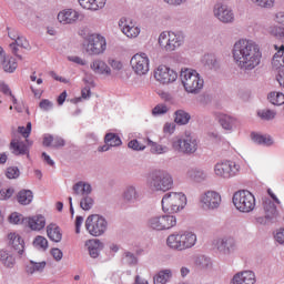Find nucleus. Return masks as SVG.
I'll use <instances>...</instances> for the list:
<instances>
[{
	"instance_id": "680f3d73",
	"label": "nucleus",
	"mask_w": 284,
	"mask_h": 284,
	"mask_svg": "<svg viewBox=\"0 0 284 284\" xmlns=\"http://www.w3.org/2000/svg\"><path fill=\"white\" fill-rule=\"evenodd\" d=\"M65 146V140L61 136L53 138V144L52 148L59 149Z\"/></svg>"
},
{
	"instance_id": "ea45409f",
	"label": "nucleus",
	"mask_w": 284,
	"mask_h": 284,
	"mask_svg": "<svg viewBox=\"0 0 284 284\" xmlns=\"http://www.w3.org/2000/svg\"><path fill=\"white\" fill-rule=\"evenodd\" d=\"M190 113L185 112L184 110H178L175 112V123L179 125H187L190 123Z\"/></svg>"
},
{
	"instance_id": "4c0bfd02",
	"label": "nucleus",
	"mask_w": 284,
	"mask_h": 284,
	"mask_svg": "<svg viewBox=\"0 0 284 284\" xmlns=\"http://www.w3.org/2000/svg\"><path fill=\"white\" fill-rule=\"evenodd\" d=\"M203 63L210 70H219V59L214 54H205L203 58Z\"/></svg>"
},
{
	"instance_id": "a878e982",
	"label": "nucleus",
	"mask_w": 284,
	"mask_h": 284,
	"mask_svg": "<svg viewBox=\"0 0 284 284\" xmlns=\"http://www.w3.org/2000/svg\"><path fill=\"white\" fill-rule=\"evenodd\" d=\"M89 248L91 258H99L101 250H103V242L101 240H90L85 243Z\"/></svg>"
},
{
	"instance_id": "0e129e2a",
	"label": "nucleus",
	"mask_w": 284,
	"mask_h": 284,
	"mask_svg": "<svg viewBox=\"0 0 284 284\" xmlns=\"http://www.w3.org/2000/svg\"><path fill=\"white\" fill-rule=\"evenodd\" d=\"M52 102L48 99H44L40 102L39 108L41 110H44V112H48V110H52Z\"/></svg>"
},
{
	"instance_id": "e433bc0d",
	"label": "nucleus",
	"mask_w": 284,
	"mask_h": 284,
	"mask_svg": "<svg viewBox=\"0 0 284 284\" xmlns=\"http://www.w3.org/2000/svg\"><path fill=\"white\" fill-rule=\"evenodd\" d=\"M195 265L199 270H212V260L205 255L195 257Z\"/></svg>"
},
{
	"instance_id": "bf43d9fd",
	"label": "nucleus",
	"mask_w": 284,
	"mask_h": 284,
	"mask_svg": "<svg viewBox=\"0 0 284 284\" xmlns=\"http://www.w3.org/2000/svg\"><path fill=\"white\" fill-rule=\"evenodd\" d=\"M108 0H93L91 4V10L93 12H97V10H102V8H105V3Z\"/></svg>"
},
{
	"instance_id": "1a4fd4ad",
	"label": "nucleus",
	"mask_w": 284,
	"mask_h": 284,
	"mask_svg": "<svg viewBox=\"0 0 284 284\" xmlns=\"http://www.w3.org/2000/svg\"><path fill=\"white\" fill-rule=\"evenodd\" d=\"M185 42V36L179 32H162L159 37V43L166 52H174L176 48H181Z\"/></svg>"
},
{
	"instance_id": "2eb2a0df",
	"label": "nucleus",
	"mask_w": 284,
	"mask_h": 284,
	"mask_svg": "<svg viewBox=\"0 0 284 284\" xmlns=\"http://www.w3.org/2000/svg\"><path fill=\"white\" fill-rule=\"evenodd\" d=\"M239 170H241V168L232 161L217 163L214 169L216 176H222V179H232V176H236Z\"/></svg>"
},
{
	"instance_id": "423d86ee",
	"label": "nucleus",
	"mask_w": 284,
	"mask_h": 284,
	"mask_svg": "<svg viewBox=\"0 0 284 284\" xmlns=\"http://www.w3.org/2000/svg\"><path fill=\"white\" fill-rule=\"evenodd\" d=\"M233 204L239 212L250 214L256 207V197L247 190L237 191L233 194Z\"/></svg>"
},
{
	"instance_id": "f257e3e1",
	"label": "nucleus",
	"mask_w": 284,
	"mask_h": 284,
	"mask_svg": "<svg viewBox=\"0 0 284 284\" xmlns=\"http://www.w3.org/2000/svg\"><path fill=\"white\" fill-rule=\"evenodd\" d=\"M232 54L237 68L245 71L261 65V59H263L261 47L255 41L247 39L237 40L233 45Z\"/></svg>"
},
{
	"instance_id": "de8ad7c7",
	"label": "nucleus",
	"mask_w": 284,
	"mask_h": 284,
	"mask_svg": "<svg viewBox=\"0 0 284 284\" xmlns=\"http://www.w3.org/2000/svg\"><path fill=\"white\" fill-rule=\"evenodd\" d=\"M149 145L151 146L152 154H165L168 152V146H163L156 142L148 140Z\"/></svg>"
},
{
	"instance_id": "6ab92c4d",
	"label": "nucleus",
	"mask_w": 284,
	"mask_h": 284,
	"mask_svg": "<svg viewBox=\"0 0 284 284\" xmlns=\"http://www.w3.org/2000/svg\"><path fill=\"white\" fill-rule=\"evenodd\" d=\"M256 275L252 271L237 272L231 280V284H255Z\"/></svg>"
},
{
	"instance_id": "c9c22d12",
	"label": "nucleus",
	"mask_w": 284,
	"mask_h": 284,
	"mask_svg": "<svg viewBox=\"0 0 284 284\" xmlns=\"http://www.w3.org/2000/svg\"><path fill=\"white\" fill-rule=\"evenodd\" d=\"M251 139L254 141V143H257L258 145H273L274 140H272V136L270 135H261L258 133H251Z\"/></svg>"
},
{
	"instance_id": "bb28decb",
	"label": "nucleus",
	"mask_w": 284,
	"mask_h": 284,
	"mask_svg": "<svg viewBox=\"0 0 284 284\" xmlns=\"http://www.w3.org/2000/svg\"><path fill=\"white\" fill-rule=\"evenodd\" d=\"M187 179H191V181H195V183H203L205 179H207V173L201 169H190L186 172Z\"/></svg>"
},
{
	"instance_id": "09e8293b",
	"label": "nucleus",
	"mask_w": 284,
	"mask_h": 284,
	"mask_svg": "<svg viewBox=\"0 0 284 284\" xmlns=\"http://www.w3.org/2000/svg\"><path fill=\"white\" fill-rule=\"evenodd\" d=\"M170 109L165 104H158L153 108L152 114L153 116H161L162 114H168Z\"/></svg>"
},
{
	"instance_id": "a18cd8bd",
	"label": "nucleus",
	"mask_w": 284,
	"mask_h": 284,
	"mask_svg": "<svg viewBox=\"0 0 284 284\" xmlns=\"http://www.w3.org/2000/svg\"><path fill=\"white\" fill-rule=\"evenodd\" d=\"M257 116L264 121H272L276 119V111L270 109H263L257 112Z\"/></svg>"
},
{
	"instance_id": "412c9836",
	"label": "nucleus",
	"mask_w": 284,
	"mask_h": 284,
	"mask_svg": "<svg viewBox=\"0 0 284 284\" xmlns=\"http://www.w3.org/2000/svg\"><path fill=\"white\" fill-rule=\"evenodd\" d=\"M58 21L68 26V23H75L79 21V12L72 9H67L58 13Z\"/></svg>"
},
{
	"instance_id": "7ed1b4c3",
	"label": "nucleus",
	"mask_w": 284,
	"mask_h": 284,
	"mask_svg": "<svg viewBox=\"0 0 284 284\" xmlns=\"http://www.w3.org/2000/svg\"><path fill=\"white\" fill-rule=\"evenodd\" d=\"M166 245L176 252H185V250H192V247L196 245V233L192 231L173 233L168 236Z\"/></svg>"
},
{
	"instance_id": "c03bdc74",
	"label": "nucleus",
	"mask_w": 284,
	"mask_h": 284,
	"mask_svg": "<svg viewBox=\"0 0 284 284\" xmlns=\"http://www.w3.org/2000/svg\"><path fill=\"white\" fill-rule=\"evenodd\" d=\"M268 101L273 105H283L284 103V94L281 92H271L268 94Z\"/></svg>"
},
{
	"instance_id": "72a5a7b5",
	"label": "nucleus",
	"mask_w": 284,
	"mask_h": 284,
	"mask_svg": "<svg viewBox=\"0 0 284 284\" xmlns=\"http://www.w3.org/2000/svg\"><path fill=\"white\" fill-rule=\"evenodd\" d=\"M45 261L43 262H34V261H30L27 265H26V272L27 274H34V272H43V270H45Z\"/></svg>"
},
{
	"instance_id": "cd10ccee",
	"label": "nucleus",
	"mask_w": 284,
	"mask_h": 284,
	"mask_svg": "<svg viewBox=\"0 0 284 284\" xmlns=\"http://www.w3.org/2000/svg\"><path fill=\"white\" fill-rule=\"evenodd\" d=\"M10 149L12 150V154L16 156H21L23 154H28L29 152L28 145L19 140H12L10 143Z\"/></svg>"
},
{
	"instance_id": "a211bd4d",
	"label": "nucleus",
	"mask_w": 284,
	"mask_h": 284,
	"mask_svg": "<svg viewBox=\"0 0 284 284\" xmlns=\"http://www.w3.org/2000/svg\"><path fill=\"white\" fill-rule=\"evenodd\" d=\"M215 247L220 252V254H224V256H230V254H234L236 251V240L234 237H222L216 240Z\"/></svg>"
},
{
	"instance_id": "58836bf2",
	"label": "nucleus",
	"mask_w": 284,
	"mask_h": 284,
	"mask_svg": "<svg viewBox=\"0 0 284 284\" xmlns=\"http://www.w3.org/2000/svg\"><path fill=\"white\" fill-rule=\"evenodd\" d=\"M236 123V119L231 115L224 114L220 116V124L222 125L223 130H232Z\"/></svg>"
},
{
	"instance_id": "69168bd1",
	"label": "nucleus",
	"mask_w": 284,
	"mask_h": 284,
	"mask_svg": "<svg viewBox=\"0 0 284 284\" xmlns=\"http://www.w3.org/2000/svg\"><path fill=\"white\" fill-rule=\"evenodd\" d=\"M174 130H176V124L175 123L166 122L164 124L163 131H164L165 134H174Z\"/></svg>"
},
{
	"instance_id": "3c124183",
	"label": "nucleus",
	"mask_w": 284,
	"mask_h": 284,
	"mask_svg": "<svg viewBox=\"0 0 284 284\" xmlns=\"http://www.w3.org/2000/svg\"><path fill=\"white\" fill-rule=\"evenodd\" d=\"M108 63L111 65L112 70H115L116 72L123 70V62H121V60L109 58Z\"/></svg>"
},
{
	"instance_id": "6e6552de",
	"label": "nucleus",
	"mask_w": 284,
	"mask_h": 284,
	"mask_svg": "<svg viewBox=\"0 0 284 284\" xmlns=\"http://www.w3.org/2000/svg\"><path fill=\"white\" fill-rule=\"evenodd\" d=\"M84 48L87 54L90 57L103 54L105 49L108 48V43L105 42V38L98 33H89L84 39Z\"/></svg>"
},
{
	"instance_id": "2f4dec72",
	"label": "nucleus",
	"mask_w": 284,
	"mask_h": 284,
	"mask_svg": "<svg viewBox=\"0 0 284 284\" xmlns=\"http://www.w3.org/2000/svg\"><path fill=\"white\" fill-rule=\"evenodd\" d=\"M122 263L129 267H136L139 265V257L130 251H125L122 255Z\"/></svg>"
},
{
	"instance_id": "603ef678",
	"label": "nucleus",
	"mask_w": 284,
	"mask_h": 284,
	"mask_svg": "<svg viewBox=\"0 0 284 284\" xmlns=\"http://www.w3.org/2000/svg\"><path fill=\"white\" fill-rule=\"evenodd\" d=\"M23 219L26 217H23L22 214L14 212L9 215V223H12L13 225L23 224Z\"/></svg>"
},
{
	"instance_id": "ddd939ff",
	"label": "nucleus",
	"mask_w": 284,
	"mask_h": 284,
	"mask_svg": "<svg viewBox=\"0 0 284 284\" xmlns=\"http://www.w3.org/2000/svg\"><path fill=\"white\" fill-rule=\"evenodd\" d=\"M131 68L139 77L150 72V58L145 53H136L131 58Z\"/></svg>"
},
{
	"instance_id": "4d7b16f0",
	"label": "nucleus",
	"mask_w": 284,
	"mask_h": 284,
	"mask_svg": "<svg viewBox=\"0 0 284 284\" xmlns=\"http://www.w3.org/2000/svg\"><path fill=\"white\" fill-rule=\"evenodd\" d=\"M14 194V189H2L0 190V201H8Z\"/></svg>"
},
{
	"instance_id": "f8f14e48",
	"label": "nucleus",
	"mask_w": 284,
	"mask_h": 284,
	"mask_svg": "<svg viewBox=\"0 0 284 284\" xmlns=\"http://www.w3.org/2000/svg\"><path fill=\"white\" fill-rule=\"evenodd\" d=\"M263 209L265 216H258L255 219L258 225H267V223H274L276 216H278V210H276V204L273 203L270 197L263 199Z\"/></svg>"
},
{
	"instance_id": "774afa93",
	"label": "nucleus",
	"mask_w": 284,
	"mask_h": 284,
	"mask_svg": "<svg viewBox=\"0 0 284 284\" xmlns=\"http://www.w3.org/2000/svg\"><path fill=\"white\" fill-rule=\"evenodd\" d=\"M51 254L54 261H61V258H63V252L59 248H52Z\"/></svg>"
},
{
	"instance_id": "20e7f679",
	"label": "nucleus",
	"mask_w": 284,
	"mask_h": 284,
	"mask_svg": "<svg viewBox=\"0 0 284 284\" xmlns=\"http://www.w3.org/2000/svg\"><path fill=\"white\" fill-rule=\"evenodd\" d=\"M180 79L185 92H189L190 94H199L201 90H203V84L205 83L203 78H201V74L192 69H182Z\"/></svg>"
},
{
	"instance_id": "7c9ffc66",
	"label": "nucleus",
	"mask_w": 284,
	"mask_h": 284,
	"mask_svg": "<svg viewBox=\"0 0 284 284\" xmlns=\"http://www.w3.org/2000/svg\"><path fill=\"white\" fill-rule=\"evenodd\" d=\"M272 65L275 70L284 68V44H282L278 51L273 55Z\"/></svg>"
},
{
	"instance_id": "9d476101",
	"label": "nucleus",
	"mask_w": 284,
	"mask_h": 284,
	"mask_svg": "<svg viewBox=\"0 0 284 284\" xmlns=\"http://www.w3.org/2000/svg\"><path fill=\"white\" fill-rule=\"evenodd\" d=\"M173 149L179 152H183L184 154H194L199 149V142L196 141V136L191 133H186L184 139L173 140Z\"/></svg>"
},
{
	"instance_id": "b1692460",
	"label": "nucleus",
	"mask_w": 284,
	"mask_h": 284,
	"mask_svg": "<svg viewBox=\"0 0 284 284\" xmlns=\"http://www.w3.org/2000/svg\"><path fill=\"white\" fill-rule=\"evenodd\" d=\"M9 239V245L18 252V254H23V250L26 248V243L23 242V239L20 237L17 233H10L8 235Z\"/></svg>"
},
{
	"instance_id": "49530a36",
	"label": "nucleus",
	"mask_w": 284,
	"mask_h": 284,
	"mask_svg": "<svg viewBox=\"0 0 284 284\" xmlns=\"http://www.w3.org/2000/svg\"><path fill=\"white\" fill-rule=\"evenodd\" d=\"M122 32L123 34H125V37H129V39H132L134 37H139L140 30L134 26L124 24L122 28Z\"/></svg>"
},
{
	"instance_id": "c756f323",
	"label": "nucleus",
	"mask_w": 284,
	"mask_h": 284,
	"mask_svg": "<svg viewBox=\"0 0 284 284\" xmlns=\"http://www.w3.org/2000/svg\"><path fill=\"white\" fill-rule=\"evenodd\" d=\"M122 199L125 203H136V200L139 199L136 187L128 186L123 192Z\"/></svg>"
},
{
	"instance_id": "f3484780",
	"label": "nucleus",
	"mask_w": 284,
	"mask_h": 284,
	"mask_svg": "<svg viewBox=\"0 0 284 284\" xmlns=\"http://www.w3.org/2000/svg\"><path fill=\"white\" fill-rule=\"evenodd\" d=\"M154 78L164 85L168 83H174L179 79V73L165 65H160L155 70Z\"/></svg>"
},
{
	"instance_id": "052dcab7",
	"label": "nucleus",
	"mask_w": 284,
	"mask_h": 284,
	"mask_svg": "<svg viewBox=\"0 0 284 284\" xmlns=\"http://www.w3.org/2000/svg\"><path fill=\"white\" fill-rule=\"evenodd\" d=\"M128 148L135 151H142L145 150V145L140 143L138 140H131L128 144Z\"/></svg>"
},
{
	"instance_id": "37998d69",
	"label": "nucleus",
	"mask_w": 284,
	"mask_h": 284,
	"mask_svg": "<svg viewBox=\"0 0 284 284\" xmlns=\"http://www.w3.org/2000/svg\"><path fill=\"white\" fill-rule=\"evenodd\" d=\"M0 65H2V69L4 70V72L12 73L14 72V70H17V60L14 58H10V59L4 58V61L0 63Z\"/></svg>"
},
{
	"instance_id": "5701e85b",
	"label": "nucleus",
	"mask_w": 284,
	"mask_h": 284,
	"mask_svg": "<svg viewBox=\"0 0 284 284\" xmlns=\"http://www.w3.org/2000/svg\"><path fill=\"white\" fill-rule=\"evenodd\" d=\"M90 68L95 74H105L106 77L112 74V69H110L108 63L101 59L93 60L90 64Z\"/></svg>"
},
{
	"instance_id": "f704fd0d",
	"label": "nucleus",
	"mask_w": 284,
	"mask_h": 284,
	"mask_svg": "<svg viewBox=\"0 0 284 284\" xmlns=\"http://www.w3.org/2000/svg\"><path fill=\"white\" fill-rule=\"evenodd\" d=\"M0 261L4 265V267H9V270H12L14 267V264L17 261L14 260V256L12 254L8 253V251H0Z\"/></svg>"
},
{
	"instance_id": "e2e57ef3",
	"label": "nucleus",
	"mask_w": 284,
	"mask_h": 284,
	"mask_svg": "<svg viewBox=\"0 0 284 284\" xmlns=\"http://www.w3.org/2000/svg\"><path fill=\"white\" fill-rule=\"evenodd\" d=\"M9 48H10L12 54H14V57H17V59H19L20 61H23V55L19 54V45H17V43H10Z\"/></svg>"
},
{
	"instance_id": "6e6d98bb",
	"label": "nucleus",
	"mask_w": 284,
	"mask_h": 284,
	"mask_svg": "<svg viewBox=\"0 0 284 284\" xmlns=\"http://www.w3.org/2000/svg\"><path fill=\"white\" fill-rule=\"evenodd\" d=\"M21 172L19 171V168L11 166L7 169L6 176L8 179H19Z\"/></svg>"
},
{
	"instance_id": "393cba45",
	"label": "nucleus",
	"mask_w": 284,
	"mask_h": 284,
	"mask_svg": "<svg viewBox=\"0 0 284 284\" xmlns=\"http://www.w3.org/2000/svg\"><path fill=\"white\" fill-rule=\"evenodd\" d=\"M47 235L49 236L50 241H53L54 243H61V240L63 239L61 227L54 223L47 226Z\"/></svg>"
},
{
	"instance_id": "8fccbe9b",
	"label": "nucleus",
	"mask_w": 284,
	"mask_h": 284,
	"mask_svg": "<svg viewBox=\"0 0 284 284\" xmlns=\"http://www.w3.org/2000/svg\"><path fill=\"white\" fill-rule=\"evenodd\" d=\"M33 245H36V247H41V250H48V239L38 235L33 241Z\"/></svg>"
},
{
	"instance_id": "9b49d317",
	"label": "nucleus",
	"mask_w": 284,
	"mask_h": 284,
	"mask_svg": "<svg viewBox=\"0 0 284 284\" xmlns=\"http://www.w3.org/2000/svg\"><path fill=\"white\" fill-rule=\"evenodd\" d=\"M174 225H176V216L174 215H156L150 217L148 221V226L151 230H156L158 232L172 230Z\"/></svg>"
},
{
	"instance_id": "864d4df0",
	"label": "nucleus",
	"mask_w": 284,
	"mask_h": 284,
	"mask_svg": "<svg viewBox=\"0 0 284 284\" xmlns=\"http://www.w3.org/2000/svg\"><path fill=\"white\" fill-rule=\"evenodd\" d=\"M12 43H16L18 48H22L23 50H30V43L23 36L18 37L17 40Z\"/></svg>"
},
{
	"instance_id": "aec40b11",
	"label": "nucleus",
	"mask_w": 284,
	"mask_h": 284,
	"mask_svg": "<svg viewBox=\"0 0 284 284\" xmlns=\"http://www.w3.org/2000/svg\"><path fill=\"white\" fill-rule=\"evenodd\" d=\"M22 225H27L30 230L40 232L45 227V216L39 214L31 217L22 219Z\"/></svg>"
},
{
	"instance_id": "5fc2aeb1",
	"label": "nucleus",
	"mask_w": 284,
	"mask_h": 284,
	"mask_svg": "<svg viewBox=\"0 0 284 284\" xmlns=\"http://www.w3.org/2000/svg\"><path fill=\"white\" fill-rule=\"evenodd\" d=\"M258 8H274V0H251Z\"/></svg>"
},
{
	"instance_id": "c85d7f7f",
	"label": "nucleus",
	"mask_w": 284,
	"mask_h": 284,
	"mask_svg": "<svg viewBox=\"0 0 284 284\" xmlns=\"http://www.w3.org/2000/svg\"><path fill=\"white\" fill-rule=\"evenodd\" d=\"M34 199V194L30 190H21L17 194V201L20 205H30Z\"/></svg>"
},
{
	"instance_id": "338daca9",
	"label": "nucleus",
	"mask_w": 284,
	"mask_h": 284,
	"mask_svg": "<svg viewBox=\"0 0 284 284\" xmlns=\"http://www.w3.org/2000/svg\"><path fill=\"white\" fill-rule=\"evenodd\" d=\"M274 239L280 245H284V229L277 231Z\"/></svg>"
},
{
	"instance_id": "dca6fc26",
	"label": "nucleus",
	"mask_w": 284,
	"mask_h": 284,
	"mask_svg": "<svg viewBox=\"0 0 284 284\" xmlns=\"http://www.w3.org/2000/svg\"><path fill=\"white\" fill-rule=\"evenodd\" d=\"M221 193L216 191H206L201 196L203 210H219L221 207Z\"/></svg>"
},
{
	"instance_id": "f03ea898",
	"label": "nucleus",
	"mask_w": 284,
	"mask_h": 284,
	"mask_svg": "<svg viewBox=\"0 0 284 284\" xmlns=\"http://www.w3.org/2000/svg\"><path fill=\"white\" fill-rule=\"evenodd\" d=\"M148 186L151 192H168L174 187V178L165 170H154L149 174Z\"/></svg>"
},
{
	"instance_id": "a19ab883",
	"label": "nucleus",
	"mask_w": 284,
	"mask_h": 284,
	"mask_svg": "<svg viewBox=\"0 0 284 284\" xmlns=\"http://www.w3.org/2000/svg\"><path fill=\"white\" fill-rule=\"evenodd\" d=\"M104 143L111 148H119L121 145V138L115 133H106L104 136Z\"/></svg>"
},
{
	"instance_id": "79ce46f5",
	"label": "nucleus",
	"mask_w": 284,
	"mask_h": 284,
	"mask_svg": "<svg viewBox=\"0 0 284 284\" xmlns=\"http://www.w3.org/2000/svg\"><path fill=\"white\" fill-rule=\"evenodd\" d=\"M80 207L84 212H90V210L94 207V199L90 195H85L84 197H81Z\"/></svg>"
},
{
	"instance_id": "0eeeda50",
	"label": "nucleus",
	"mask_w": 284,
	"mask_h": 284,
	"mask_svg": "<svg viewBox=\"0 0 284 284\" xmlns=\"http://www.w3.org/2000/svg\"><path fill=\"white\" fill-rule=\"evenodd\" d=\"M84 227L91 236H103L108 232V220L101 214H91L87 217Z\"/></svg>"
},
{
	"instance_id": "13d9d810",
	"label": "nucleus",
	"mask_w": 284,
	"mask_h": 284,
	"mask_svg": "<svg viewBox=\"0 0 284 284\" xmlns=\"http://www.w3.org/2000/svg\"><path fill=\"white\" fill-rule=\"evenodd\" d=\"M18 132L22 134L24 139H28V136H30V133L32 132V123H27V126H19Z\"/></svg>"
},
{
	"instance_id": "39448f33",
	"label": "nucleus",
	"mask_w": 284,
	"mask_h": 284,
	"mask_svg": "<svg viewBox=\"0 0 284 284\" xmlns=\"http://www.w3.org/2000/svg\"><path fill=\"white\" fill-rule=\"evenodd\" d=\"M187 205V197L182 192H169L162 197V210L168 214H176Z\"/></svg>"
},
{
	"instance_id": "4be33fe9",
	"label": "nucleus",
	"mask_w": 284,
	"mask_h": 284,
	"mask_svg": "<svg viewBox=\"0 0 284 284\" xmlns=\"http://www.w3.org/2000/svg\"><path fill=\"white\" fill-rule=\"evenodd\" d=\"M74 196H90L92 194V185L84 181H79L72 186Z\"/></svg>"
},
{
	"instance_id": "4468645a",
	"label": "nucleus",
	"mask_w": 284,
	"mask_h": 284,
	"mask_svg": "<svg viewBox=\"0 0 284 284\" xmlns=\"http://www.w3.org/2000/svg\"><path fill=\"white\" fill-rule=\"evenodd\" d=\"M213 14L221 23H234V11L223 2L214 4Z\"/></svg>"
},
{
	"instance_id": "473e14b6",
	"label": "nucleus",
	"mask_w": 284,
	"mask_h": 284,
	"mask_svg": "<svg viewBox=\"0 0 284 284\" xmlns=\"http://www.w3.org/2000/svg\"><path fill=\"white\" fill-rule=\"evenodd\" d=\"M172 278V271L166 268L163 271H160L154 277H153V283L154 284H166L168 281Z\"/></svg>"
}]
</instances>
